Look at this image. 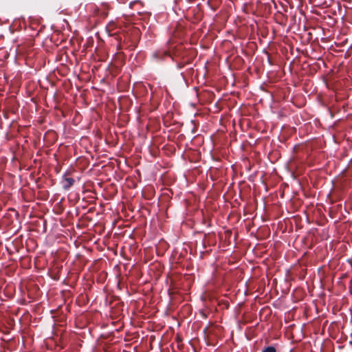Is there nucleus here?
<instances>
[{
	"label": "nucleus",
	"instance_id": "obj_1",
	"mask_svg": "<svg viewBox=\"0 0 352 352\" xmlns=\"http://www.w3.org/2000/svg\"><path fill=\"white\" fill-rule=\"evenodd\" d=\"M166 56H170V52L164 49H158L153 51L151 54V60L153 62H163Z\"/></svg>",
	"mask_w": 352,
	"mask_h": 352
},
{
	"label": "nucleus",
	"instance_id": "obj_2",
	"mask_svg": "<svg viewBox=\"0 0 352 352\" xmlns=\"http://www.w3.org/2000/svg\"><path fill=\"white\" fill-rule=\"evenodd\" d=\"M69 174V171L67 170L63 173L61 177L62 187L64 190H69L70 188L74 185L75 180L72 177H68L67 175Z\"/></svg>",
	"mask_w": 352,
	"mask_h": 352
},
{
	"label": "nucleus",
	"instance_id": "obj_3",
	"mask_svg": "<svg viewBox=\"0 0 352 352\" xmlns=\"http://www.w3.org/2000/svg\"><path fill=\"white\" fill-rule=\"evenodd\" d=\"M6 240L7 241L8 243H6L4 245V248L6 251L7 252L8 255H10L14 250H15L14 246L13 245V241H10L8 236L6 234L5 236Z\"/></svg>",
	"mask_w": 352,
	"mask_h": 352
},
{
	"label": "nucleus",
	"instance_id": "obj_4",
	"mask_svg": "<svg viewBox=\"0 0 352 352\" xmlns=\"http://www.w3.org/2000/svg\"><path fill=\"white\" fill-rule=\"evenodd\" d=\"M262 352H276V349L274 346H267L262 350Z\"/></svg>",
	"mask_w": 352,
	"mask_h": 352
},
{
	"label": "nucleus",
	"instance_id": "obj_5",
	"mask_svg": "<svg viewBox=\"0 0 352 352\" xmlns=\"http://www.w3.org/2000/svg\"><path fill=\"white\" fill-rule=\"evenodd\" d=\"M186 63L185 62H179V63H176V68L179 70V69H182L183 67H184V66L186 65Z\"/></svg>",
	"mask_w": 352,
	"mask_h": 352
},
{
	"label": "nucleus",
	"instance_id": "obj_6",
	"mask_svg": "<svg viewBox=\"0 0 352 352\" xmlns=\"http://www.w3.org/2000/svg\"><path fill=\"white\" fill-rule=\"evenodd\" d=\"M8 214H6L5 215H3V217H1V226H3V224H7V219H8Z\"/></svg>",
	"mask_w": 352,
	"mask_h": 352
},
{
	"label": "nucleus",
	"instance_id": "obj_7",
	"mask_svg": "<svg viewBox=\"0 0 352 352\" xmlns=\"http://www.w3.org/2000/svg\"><path fill=\"white\" fill-rule=\"evenodd\" d=\"M4 294H5V296L6 297L10 298V297H11L12 296V292H6V291H5L4 292Z\"/></svg>",
	"mask_w": 352,
	"mask_h": 352
},
{
	"label": "nucleus",
	"instance_id": "obj_8",
	"mask_svg": "<svg viewBox=\"0 0 352 352\" xmlns=\"http://www.w3.org/2000/svg\"><path fill=\"white\" fill-rule=\"evenodd\" d=\"M181 76L184 79V74L183 72L180 73Z\"/></svg>",
	"mask_w": 352,
	"mask_h": 352
},
{
	"label": "nucleus",
	"instance_id": "obj_9",
	"mask_svg": "<svg viewBox=\"0 0 352 352\" xmlns=\"http://www.w3.org/2000/svg\"><path fill=\"white\" fill-rule=\"evenodd\" d=\"M1 252H2L3 251V243H1ZM2 253L4 255V252H2Z\"/></svg>",
	"mask_w": 352,
	"mask_h": 352
},
{
	"label": "nucleus",
	"instance_id": "obj_10",
	"mask_svg": "<svg viewBox=\"0 0 352 352\" xmlns=\"http://www.w3.org/2000/svg\"><path fill=\"white\" fill-rule=\"evenodd\" d=\"M133 3H135V2H131L130 3V6H131Z\"/></svg>",
	"mask_w": 352,
	"mask_h": 352
},
{
	"label": "nucleus",
	"instance_id": "obj_11",
	"mask_svg": "<svg viewBox=\"0 0 352 352\" xmlns=\"http://www.w3.org/2000/svg\"><path fill=\"white\" fill-rule=\"evenodd\" d=\"M171 59H172V60H173V62H175V59H174V58L171 57Z\"/></svg>",
	"mask_w": 352,
	"mask_h": 352
},
{
	"label": "nucleus",
	"instance_id": "obj_12",
	"mask_svg": "<svg viewBox=\"0 0 352 352\" xmlns=\"http://www.w3.org/2000/svg\"><path fill=\"white\" fill-rule=\"evenodd\" d=\"M3 263H1V269L3 268Z\"/></svg>",
	"mask_w": 352,
	"mask_h": 352
},
{
	"label": "nucleus",
	"instance_id": "obj_13",
	"mask_svg": "<svg viewBox=\"0 0 352 352\" xmlns=\"http://www.w3.org/2000/svg\"><path fill=\"white\" fill-rule=\"evenodd\" d=\"M1 285L3 284V282H2V281L1 282Z\"/></svg>",
	"mask_w": 352,
	"mask_h": 352
},
{
	"label": "nucleus",
	"instance_id": "obj_14",
	"mask_svg": "<svg viewBox=\"0 0 352 352\" xmlns=\"http://www.w3.org/2000/svg\"><path fill=\"white\" fill-rule=\"evenodd\" d=\"M290 352H292V351H290Z\"/></svg>",
	"mask_w": 352,
	"mask_h": 352
}]
</instances>
